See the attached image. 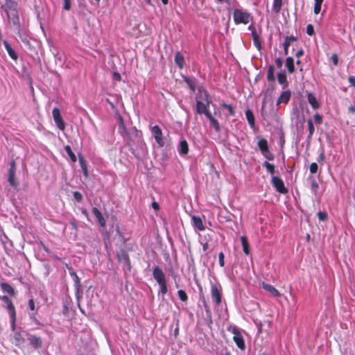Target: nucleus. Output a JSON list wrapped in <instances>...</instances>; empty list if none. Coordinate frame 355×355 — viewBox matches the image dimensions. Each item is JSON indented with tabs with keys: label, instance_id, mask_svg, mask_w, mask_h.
Returning a JSON list of instances; mask_svg holds the SVG:
<instances>
[{
	"label": "nucleus",
	"instance_id": "59",
	"mask_svg": "<svg viewBox=\"0 0 355 355\" xmlns=\"http://www.w3.org/2000/svg\"><path fill=\"white\" fill-rule=\"evenodd\" d=\"M222 257H223L222 252H220L218 253V263H219L220 266H222Z\"/></svg>",
	"mask_w": 355,
	"mask_h": 355
},
{
	"label": "nucleus",
	"instance_id": "33",
	"mask_svg": "<svg viewBox=\"0 0 355 355\" xmlns=\"http://www.w3.org/2000/svg\"><path fill=\"white\" fill-rule=\"evenodd\" d=\"M282 6V0H274L273 10L275 13H278Z\"/></svg>",
	"mask_w": 355,
	"mask_h": 355
},
{
	"label": "nucleus",
	"instance_id": "51",
	"mask_svg": "<svg viewBox=\"0 0 355 355\" xmlns=\"http://www.w3.org/2000/svg\"><path fill=\"white\" fill-rule=\"evenodd\" d=\"M314 119H315V123H317L318 124H320L322 121V116L318 114H315L314 115Z\"/></svg>",
	"mask_w": 355,
	"mask_h": 355
},
{
	"label": "nucleus",
	"instance_id": "63",
	"mask_svg": "<svg viewBox=\"0 0 355 355\" xmlns=\"http://www.w3.org/2000/svg\"><path fill=\"white\" fill-rule=\"evenodd\" d=\"M70 224L75 228L76 229L77 228V225H76V222L73 220V221H71L70 222Z\"/></svg>",
	"mask_w": 355,
	"mask_h": 355
},
{
	"label": "nucleus",
	"instance_id": "32",
	"mask_svg": "<svg viewBox=\"0 0 355 355\" xmlns=\"http://www.w3.org/2000/svg\"><path fill=\"white\" fill-rule=\"evenodd\" d=\"M286 67L290 73H293L294 71V61L293 59L291 57L287 58L286 59Z\"/></svg>",
	"mask_w": 355,
	"mask_h": 355
},
{
	"label": "nucleus",
	"instance_id": "14",
	"mask_svg": "<svg viewBox=\"0 0 355 355\" xmlns=\"http://www.w3.org/2000/svg\"><path fill=\"white\" fill-rule=\"evenodd\" d=\"M28 340L30 345L35 349L41 348L42 346V340L40 336L36 335H31L28 334Z\"/></svg>",
	"mask_w": 355,
	"mask_h": 355
},
{
	"label": "nucleus",
	"instance_id": "31",
	"mask_svg": "<svg viewBox=\"0 0 355 355\" xmlns=\"http://www.w3.org/2000/svg\"><path fill=\"white\" fill-rule=\"evenodd\" d=\"M253 41L254 43L255 46L257 48V49L260 50L261 48V43L259 42V36L257 32L254 30L252 32Z\"/></svg>",
	"mask_w": 355,
	"mask_h": 355
},
{
	"label": "nucleus",
	"instance_id": "10",
	"mask_svg": "<svg viewBox=\"0 0 355 355\" xmlns=\"http://www.w3.org/2000/svg\"><path fill=\"white\" fill-rule=\"evenodd\" d=\"M234 18L236 23L248 24L251 19L250 15L247 12H241V10H235L234 13Z\"/></svg>",
	"mask_w": 355,
	"mask_h": 355
},
{
	"label": "nucleus",
	"instance_id": "56",
	"mask_svg": "<svg viewBox=\"0 0 355 355\" xmlns=\"http://www.w3.org/2000/svg\"><path fill=\"white\" fill-rule=\"evenodd\" d=\"M275 64L278 67H281L282 66V61L280 58H277L275 60Z\"/></svg>",
	"mask_w": 355,
	"mask_h": 355
},
{
	"label": "nucleus",
	"instance_id": "53",
	"mask_svg": "<svg viewBox=\"0 0 355 355\" xmlns=\"http://www.w3.org/2000/svg\"><path fill=\"white\" fill-rule=\"evenodd\" d=\"M331 60L334 64L335 66H336L338 64V55L336 54H333L331 55Z\"/></svg>",
	"mask_w": 355,
	"mask_h": 355
},
{
	"label": "nucleus",
	"instance_id": "43",
	"mask_svg": "<svg viewBox=\"0 0 355 355\" xmlns=\"http://www.w3.org/2000/svg\"><path fill=\"white\" fill-rule=\"evenodd\" d=\"M318 216L320 220L324 221L327 218V214L325 211H319Z\"/></svg>",
	"mask_w": 355,
	"mask_h": 355
},
{
	"label": "nucleus",
	"instance_id": "50",
	"mask_svg": "<svg viewBox=\"0 0 355 355\" xmlns=\"http://www.w3.org/2000/svg\"><path fill=\"white\" fill-rule=\"evenodd\" d=\"M64 6H63L64 9L67 10H70V8H71L70 0H64Z\"/></svg>",
	"mask_w": 355,
	"mask_h": 355
},
{
	"label": "nucleus",
	"instance_id": "55",
	"mask_svg": "<svg viewBox=\"0 0 355 355\" xmlns=\"http://www.w3.org/2000/svg\"><path fill=\"white\" fill-rule=\"evenodd\" d=\"M152 207H153V209H154V210H155V211H158V210H159V204H158L157 202H155V201H153V202H152Z\"/></svg>",
	"mask_w": 355,
	"mask_h": 355
},
{
	"label": "nucleus",
	"instance_id": "54",
	"mask_svg": "<svg viewBox=\"0 0 355 355\" xmlns=\"http://www.w3.org/2000/svg\"><path fill=\"white\" fill-rule=\"evenodd\" d=\"M186 82L188 83V85H189L190 88L193 91H195V85H194V83L191 80H189V78L186 79Z\"/></svg>",
	"mask_w": 355,
	"mask_h": 355
},
{
	"label": "nucleus",
	"instance_id": "45",
	"mask_svg": "<svg viewBox=\"0 0 355 355\" xmlns=\"http://www.w3.org/2000/svg\"><path fill=\"white\" fill-rule=\"evenodd\" d=\"M28 308L31 311H34L35 309V302L33 299H30L28 302Z\"/></svg>",
	"mask_w": 355,
	"mask_h": 355
},
{
	"label": "nucleus",
	"instance_id": "42",
	"mask_svg": "<svg viewBox=\"0 0 355 355\" xmlns=\"http://www.w3.org/2000/svg\"><path fill=\"white\" fill-rule=\"evenodd\" d=\"M277 79L280 84H284L286 82V76L284 73H279Z\"/></svg>",
	"mask_w": 355,
	"mask_h": 355
},
{
	"label": "nucleus",
	"instance_id": "49",
	"mask_svg": "<svg viewBox=\"0 0 355 355\" xmlns=\"http://www.w3.org/2000/svg\"><path fill=\"white\" fill-rule=\"evenodd\" d=\"M113 79L116 81H121V74L116 71H114L112 74Z\"/></svg>",
	"mask_w": 355,
	"mask_h": 355
},
{
	"label": "nucleus",
	"instance_id": "41",
	"mask_svg": "<svg viewBox=\"0 0 355 355\" xmlns=\"http://www.w3.org/2000/svg\"><path fill=\"white\" fill-rule=\"evenodd\" d=\"M267 78L269 80H274V68L272 66H270L268 69Z\"/></svg>",
	"mask_w": 355,
	"mask_h": 355
},
{
	"label": "nucleus",
	"instance_id": "6",
	"mask_svg": "<svg viewBox=\"0 0 355 355\" xmlns=\"http://www.w3.org/2000/svg\"><path fill=\"white\" fill-rule=\"evenodd\" d=\"M210 294L212 301L216 306H219L221 302L220 285L219 284H211Z\"/></svg>",
	"mask_w": 355,
	"mask_h": 355
},
{
	"label": "nucleus",
	"instance_id": "17",
	"mask_svg": "<svg viewBox=\"0 0 355 355\" xmlns=\"http://www.w3.org/2000/svg\"><path fill=\"white\" fill-rule=\"evenodd\" d=\"M78 158H79L80 166L83 171V175L87 178H88V175H89L87 162L85 159L84 157L80 154L78 155Z\"/></svg>",
	"mask_w": 355,
	"mask_h": 355
},
{
	"label": "nucleus",
	"instance_id": "37",
	"mask_svg": "<svg viewBox=\"0 0 355 355\" xmlns=\"http://www.w3.org/2000/svg\"><path fill=\"white\" fill-rule=\"evenodd\" d=\"M263 166L266 168L268 171L270 172V173L273 175L275 173V166L268 162H265L263 164Z\"/></svg>",
	"mask_w": 355,
	"mask_h": 355
},
{
	"label": "nucleus",
	"instance_id": "44",
	"mask_svg": "<svg viewBox=\"0 0 355 355\" xmlns=\"http://www.w3.org/2000/svg\"><path fill=\"white\" fill-rule=\"evenodd\" d=\"M318 187L319 186L318 182L315 180H313L311 182V189L315 193V194L317 193Z\"/></svg>",
	"mask_w": 355,
	"mask_h": 355
},
{
	"label": "nucleus",
	"instance_id": "40",
	"mask_svg": "<svg viewBox=\"0 0 355 355\" xmlns=\"http://www.w3.org/2000/svg\"><path fill=\"white\" fill-rule=\"evenodd\" d=\"M73 196L74 197V199L78 202H80L83 200V195L79 191H73Z\"/></svg>",
	"mask_w": 355,
	"mask_h": 355
},
{
	"label": "nucleus",
	"instance_id": "8",
	"mask_svg": "<svg viewBox=\"0 0 355 355\" xmlns=\"http://www.w3.org/2000/svg\"><path fill=\"white\" fill-rule=\"evenodd\" d=\"M16 164L15 160H12L10 164V169L8 172V181L10 186L14 188H16L18 186V182L15 179V172H16Z\"/></svg>",
	"mask_w": 355,
	"mask_h": 355
},
{
	"label": "nucleus",
	"instance_id": "29",
	"mask_svg": "<svg viewBox=\"0 0 355 355\" xmlns=\"http://www.w3.org/2000/svg\"><path fill=\"white\" fill-rule=\"evenodd\" d=\"M258 146L260 148V150L263 152V153H268V144H267V141L264 139H261L258 142Z\"/></svg>",
	"mask_w": 355,
	"mask_h": 355
},
{
	"label": "nucleus",
	"instance_id": "18",
	"mask_svg": "<svg viewBox=\"0 0 355 355\" xmlns=\"http://www.w3.org/2000/svg\"><path fill=\"white\" fill-rule=\"evenodd\" d=\"M70 275L73 277V280L74 282V286L76 291V293H78L81 290V283L80 279L78 277V275L74 271H69Z\"/></svg>",
	"mask_w": 355,
	"mask_h": 355
},
{
	"label": "nucleus",
	"instance_id": "22",
	"mask_svg": "<svg viewBox=\"0 0 355 355\" xmlns=\"http://www.w3.org/2000/svg\"><path fill=\"white\" fill-rule=\"evenodd\" d=\"M4 46L9 55V56L16 60L18 58V55L16 53V52L14 51V49L12 48V46L10 45V44L7 41L3 42Z\"/></svg>",
	"mask_w": 355,
	"mask_h": 355
},
{
	"label": "nucleus",
	"instance_id": "2",
	"mask_svg": "<svg viewBox=\"0 0 355 355\" xmlns=\"http://www.w3.org/2000/svg\"><path fill=\"white\" fill-rule=\"evenodd\" d=\"M196 112L198 114H204L207 117H211V113L208 110L210 101L209 94L204 89H199L196 96Z\"/></svg>",
	"mask_w": 355,
	"mask_h": 355
},
{
	"label": "nucleus",
	"instance_id": "12",
	"mask_svg": "<svg viewBox=\"0 0 355 355\" xmlns=\"http://www.w3.org/2000/svg\"><path fill=\"white\" fill-rule=\"evenodd\" d=\"M272 183L273 186L276 188L277 191L281 193H286L288 190L284 187V184L283 181L278 177L272 176Z\"/></svg>",
	"mask_w": 355,
	"mask_h": 355
},
{
	"label": "nucleus",
	"instance_id": "52",
	"mask_svg": "<svg viewBox=\"0 0 355 355\" xmlns=\"http://www.w3.org/2000/svg\"><path fill=\"white\" fill-rule=\"evenodd\" d=\"M223 107H225V108L227 109V110H228V112H229L230 115H234V112L233 107L231 105H223Z\"/></svg>",
	"mask_w": 355,
	"mask_h": 355
},
{
	"label": "nucleus",
	"instance_id": "35",
	"mask_svg": "<svg viewBox=\"0 0 355 355\" xmlns=\"http://www.w3.org/2000/svg\"><path fill=\"white\" fill-rule=\"evenodd\" d=\"M207 118L210 120L211 125L214 127L217 132H219L220 125L218 122L214 118H213L211 115V117Z\"/></svg>",
	"mask_w": 355,
	"mask_h": 355
},
{
	"label": "nucleus",
	"instance_id": "36",
	"mask_svg": "<svg viewBox=\"0 0 355 355\" xmlns=\"http://www.w3.org/2000/svg\"><path fill=\"white\" fill-rule=\"evenodd\" d=\"M178 295L179 299L182 302H186L188 300V296L186 292L183 290H179L178 291Z\"/></svg>",
	"mask_w": 355,
	"mask_h": 355
},
{
	"label": "nucleus",
	"instance_id": "57",
	"mask_svg": "<svg viewBox=\"0 0 355 355\" xmlns=\"http://www.w3.org/2000/svg\"><path fill=\"white\" fill-rule=\"evenodd\" d=\"M349 82L351 83L352 85L355 87V77L350 76L349 78Z\"/></svg>",
	"mask_w": 355,
	"mask_h": 355
},
{
	"label": "nucleus",
	"instance_id": "7",
	"mask_svg": "<svg viewBox=\"0 0 355 355\" xmlns=\"http://www.w3.org/2000/svg\"><path fill=\"white\" fill-rule=\"evenodd\" d=\"M118 261L124 264L125 269L128 271L131 270V263L129 255L126 250L122 249L117 252Z\"/></svg>",
	"mask_w": 355,
	"mask_h": 355
},
{
	"label": "nucleus",
	"instance_id": "4",
	"mask_svg": "<svg viewBox=\"0 0 355 355\" xmlns=\"http://www.w3.org/2000/svg\"><path fill=\"white\" fill-rule=\"evenodd\" d=\"M14 331L13 339L14 344L15 346L21 348L24 346L26 337L28 338V333L25 331H23L21 328L17 329L15 327V330Z\"/></svg>",
	"mask_w": 355,
	"mask_h": 355
},
{
	"label": "nucleus",
	"instance_id": "30",
	"mask_svg": "<svg viewBox=\"0 0 355 355\" xmlns=\"http://www.w3.org/2000/svg\"><path fill=\"white\" fill-rule=\"evenodd\" d=\"M64 150H65L66 153L68 154V155L69 156L71 161L73 162H76L77 161V157H76V155L73 153L71 147L69 145H67L64 146Z\"/></svg>",
	"mask_w": 355,
	"mask_h": 355
},
{
	"label": "nucleus",
	"instance_id": "9",
	"mask_svg": "<svg viewBox=\"0 0 355 355\" xmlns=\"http://www.w3.org/2000/svg\"><path fill=\"white\" fill-rule=\"evenodd\" d=\"M52 115H53V120H54L55 123L56 124L57 127L60 130H64L65 129V123H64V121L62 120L59 108H58V107L53 108V110L52 111Z\"/></svg>",
	"mask_w": 355,
	"mask_h": 355
},
{
	"label": "nucleus",
	"instance_id": "19",
	"mask_svg": "<svg viewBox=\"0 0 355 355\" xmlns=\"http://www.w3.org/2000/svg\"><path fill=\"white\" fill-rule=\"evenodd\" d=\"M262 286L266 291L270 293L272 296H274V297H279L280 296L279 292L272 286L263 282Z\"/></svg>",
	"mask_w": 355,
	"mask_h": 355
},
{
	"label": "nucleus",
	"instance_id": "39",
	"mask_svg": "<svg viewBox=\"0 0 355 355\" xmlns=\"http://www.w3.org/2000/svg\"><path fill=\"white\" fill-rule=\"evenodd\" d=\"M159 286V293L164 295L167 293L166 282L158 284Z\"/></svg>",
	"mask_w": 355,
	"mask_h": 355
},
{
	"label": "nucleus",
	"instance_id": "5",
	"mask_svg": "<svg viewBox=\"0 0 355 355\" xmlns=\"http://www.w3.org/2000/svg\"><path fill=\"white\" fill-rule=\"evenodd\" d=\"M228 331H230L233 336V340L236 343L237 347L243 350L245 348V342L240 331L236 327H230Z\"/></svg>",
	"mask_w": 355,
	"mask_h": 355
},
{
	"label": "nucleus",
	"instance_id": "11",
	"mask_svg": "<svg viewBox=\"0 0 355 355\" xmlns=\"http://www.w3.org/2000/svg\"><path fill=\"white\" fill-rule=\"evenodd\" d=\"M151 132L153 134L155 139L159 147H163L164 142L162 137V132L159 125H155L152 127Z\"/></svg>",
	"mask_w": 355,
	"mask_h": 355
},
{
	"label": "nucleus",
	"instance_id": "21",
	"mask_svg": "<svg viewBox=\"0 0 355 355\" xmlns=\"http://www.w3.org/2000/svg\"><path fill=\"white\" fill-rule=\"evenodd\" d=\"M0 286L3 292L9 294L11 296L15 295V289L9 284L3 282V283L0 284Z\"/></svg>",
	"mask_w": 355,
	"mask_h": 355
},
{
	"label": "nucleus",
	"instance_id": "62",
	"mask_svg": "<svg viewBox=\"0 0 355 355\" xmlns=\"http://www.w3.org/2000/svg\"><path fill=\"white\" fill-rule=\"evenodd\" d=\"M264 153L265 156L266 157V158H268L269 159H272V157L270 156L271 155L269 153Z\"/></svg>",
	"mask_w": 355,
	"mask_h": 355
},
{
	"label": "nucleus",
	"instance_id": "3",
	"mask_svg": "<svg viewBox=\"0 0 355 355\" xmlns=\"http://www.w3.org/2000/svg\"><path fill=\"white\" fill-rule=\"evenodd\" d=\"M2 301L6 304L10 317V326L12 331L15 330L16 311L12 300L6 295L1 297Z\"/></svg>",
	"mask_w": 355,
	"mask_h": 355
},
{
	"label": "nucleus",
	"instance_id": "15",
	"mask_svg": "<svg viewBox=\"0 0 355 355\" xmlns=\"http://www.w3.org/2000/svg\"><path fill=\"white\" fill-rule=\"evenodd\" d=\"M92 214L95 216L98 222L99 223L100 225L102 227H105L106 225V221L105 218L103 217L101 212L99 211V209L97 207H93L92 209Z\"/></svg>",
	"mask_w": 355,
	"mask_h": 355
},
{
	"label": "nucleus",
	"instance_id": "28",
	"mask_svg": "<svg viewBox=\"0 0 355 355\" xmlns=\"http://www.w3.org/2000/svg\"><path fill=\"white\" fill-rule=\"evenodd\" d=\"M119 133H121V135L128 134L126 127L125 125L123 119L121 116H119Z\"/></svg>",
	"mask_w": 355,
	"mask_h": 355
},
{
	"label": "nucleus",
	"instance_id": "61",
	"mask_svg": "<svg viewBox=\"0 0 355 355\" xmlns=\"http://www.w3.org/2000/svg\"><path fill=\"white\" fill-rule=\"evenodd\" d=\"M303 55V51L302 50H300L298 51L297 53H296V56L297 57H300L301 55Z\"/></svg>",
	"mask_w": 355,
	"mask_h": 355
},
{
	"label": "nucleus",
	"instance_id": "13",
	"mask_svg": "<svg viewBox=\"0 0 355 355\" xmlns=\"http://www.w3.org/2000/svg\"><path fill=\"white\" fill-rule=\"evenodd\" d=\"M153 275L157 284L166 282L165 275L163 270L159 266H155L153 268Z\"/></svg>",
	"mask_w": 355,
	"mask_h": 355
},
{
	"label": "nucleus",
	"instance_id": "1",
	"mask_svg": "<svg viewBox=\"0 0 355 355\" xmlns=\"http://www.w3.org/2000/svg\"><path fill=\"white\" fill-rule=\"evenodd\" d=\"M3 8L6 12L9 23L12 24L17 34L21 35L22 28L19 21L17 3L13 0H6Z\"/></svg>",
	"mask_w": 355,
	"mask_h": 355
},
{
	"label": "nucleus",
	"instance_id": "46",
	"mask_svg": "<svg viewBox=\"0 0 355 355\" xmlns=\"http://www.w3.org/2000/svg\"><path fill=\"white\" fill-rule=\"evenodd\" d=\"M318 171V164L315 162L310 165V171L311 173H315Z\"/></svg>",
	"mask_w": 355,
	"mask_h": 355
},
{
	"label": "nucleus",
	"instance_id": "20",
	"mask_svg": "<svg viewBox=\"0 0 355 355\" xmlns=\"http://www.w3.org/2000/svg\"><path fill=\"white\" fill-rule=\"evenodd\" d=\"M291 98V92L287 90L284 92L279 97L277 104L279 105L280 103H285L286 104Z\"/></svg>",
	"mask_w": 355,
	"mask_h": 355
},
{
	"label": "nucleus",
	"instance_id": "26",
	"mask_svg": "<svg viewBox=\"0 0 355 355\" xmlns=\"http://www.w3.org/2000/svg\"><path fill=\"white\" fill-rule=\"evenodd\" d=\"M243 250L245 254H250V246L247 238L245 236L241 238Z\"/></svg>",
	"mask_w": 355,
	"mask_h": 355
},
{
	"label": "nucleus",
	"instance_id": "58",
	"mask_svg": "<svg viewBox=\"0 0 355 355\" xmlns=\"http://www.w3.org/2000/svg\"><path fill=\"white\" fill-rule=\"evenodd\" d=\"M288 46H289V44H288L287 42H284V53L286 55L288 54Z\"/></svg>",
	"mask_w": 355,
	"mask_h": 355
},
{
	"label": "nucleus",
	"instance_id": "27",
	"mask_svg": "<svg viewBox=\"0 0 355 355\" xmlns=\"http://www.w3.org/2000/svg\"><path fill=\"white\" fill-rule=\"evenodd\" d=\"M308 101L313 109H318L319 107V103L318 101L316 100L315 97L311 93L308 94Z\"/></svg>",
	"mask_w": 355,
	"mask_h": 355
},
{
	"label": "nucleus",
	"instance_id": "34",
	"mask_svg": "<svg viewBox=\"0 0 355 355\" xmlns=\"http://www.w3.org/2000/svg\"><path fill=\"white\" fill-rule=\"evenodd\" d=\"M322 2H323V0H315V5H314L315 14L318 15L320 12L321 6H322Z\"/></svg>",
	"mask_w": 355,
	"mask_h": 355
},
{
	"label": "nucleus",
	"instance_id": "47",
	"mask_svg": "<svg viewBox=\"0 0 355 355\" xmlns=\"http://www.w3.org/2000/svg\"><path fill=\"white\" fill-rule=\"evenodd\" d=\"M306 33L309 35H312L314 33V28L313 26L311 24H309L306 26Z\"/></svg>",
	"mask_w": 355,
	"mask_h": 355
},
{
	"label": "nucleus",
	"instance_id": "48",
	"mask_svg": "<svg viewBox=\"0 0 355 355\" xmlns=\"http://www.w3.org/2000/svg\"><path fill=\"white\" fill-rule=\"evenodd\" d=\"M296 40H297V38L295 37H293V36L286 37L285 38L284 42H287V44L290 45V44L292 42H295Z\"/></svg>",
	"mask_w": 355,
	"mask_h": 355
},
{
	"label": "nucleus",
	"instance_id": "25",
	"mask_svg": "<svg viewBox=\"0 0 355 355\" xmlns=\"http://www.w3.org/2000/svg\"><path fill=\"white\" fill-rule=\"evenodd\" d=\"M245 116L248 119V121L250 124V125L252 128H254L255 123H254V117L252 112L250 110H247L245 111Z\"/></svg>",
	"mask_w": 355,
	"mask_h": 355
},
{
	"label": "nucleus",
	"instance_id": "24",
	"mask_svg": "<svg viewBox=\"0 0 355 355\" xmlns=\"http://www.w3.org/2000/svg\"><path fill=\"white\" fill-rule=\"evenodd\" d=\"M179 153L180 155H187L189 153V145L185 139L182 140L179 145Z\"/></svg>",
	"mask_w": 355,
	"mask_h": 355
},
{
	"label": "nucleus",
	"instance_id": "60",
	"mask_svg": "<svg viewBox=\"0 0 355 355\" xmlns=\"http://www.w3.org/2000/svg\"><path fill=\"white\" fill-rule=\"evenodd\" d=\"M324 155L323 153H322L320 155L319 161L324 162Z\"/></svg>",
	"mask_w": 355,
	"mask_h": 355
},
{
	"label": "nucleus",
	"instance_id": "38",
	"mask_svg": "<svg viewBox=\"0 0 355 355\" xmlns=\"http://www.w3.org/2000/svg\"><path fill=\"white\" fill-rule=\"evenodd\" d=\"M308 126H309V137H311V136L313 135V132H314V126H313V123L312 122V120L311 119H309L308 121Z\"/></svg>",
	"mask_w": 355,
	"mask_h": 355
},
{
	"label": "nucleus",
	"instance_id": "23",
	"mask_svg": "<svg viewBox=\"0 0 355 355\" xmlns=\"http://www.w3.org/2000/svg\"><path fill=\"white\" fill-rule=\"evenodd\" d=\"M175 62L180 69H182L184 67V58L179 51L175 55Z\"/></svg>",
	"mask_w": 355,
	"mask_h": 355
},
{
	"label": "nucleus",
	"instance_id": "16",
	"mask_svg": "<svg viewBox=\"0 0 355 355\" xmlns=\"http://www.w3.org/2000/svg\"><path fill=\"white\" fill-rule=\"evenodd\" d=\"M191 220L192 224L195 228H196L199 231H202L205 230V226L200 217L193 216L191 217Z\"/></svg>",
	"mask_w": 355,
	"mask_h": 355
},
{
	"label": "nucleus",
	"instance_id": "64",
	"mask_svg": "<svg viewBox=\"0 0 355 355\" xmlns=\"http://www.w3.org/2000/svg\"><path fill=\"white\" fill-rule=\"evenodd\" d=\"M203 305H204L205 309L207 311L208 306H207V302L205 300H203Z\"/></svg>",
	"mask_w": 355,
	"mask_h": 355
}]
</instances>
